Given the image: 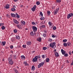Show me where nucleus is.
I'll use <instances>...</instances> for the list:
<instances>
[{"label": "nucleus", "instance_id": "53", "mask_svg": "<svg viewBox=\"0 0 73 73\" xmlns=\"http://www.w3.org/2000/svg\"><path fill=\"white\" fill-rule=\"evenodd\" d=\"M10 48L11 49H13V45L11 46Z\"/></svg>", "mask_w": 73, "mask_h": 73}, {"label": "nucleus", "instance_id": "48", "mask_svg": "<svg viewBox=\"0 0 73 73\" xmlns=\"http://www.w3.org/2000/svg\"><path fill=\"white\" fill-rule=\"evenodd\" d=\"M59 9H60L59 8H58L55 10V11H56L57 12H58Z\"/></svg>", "mask_w": 73, "mask_h": 73}, {"label": "nucleus", "instance_id": "23", "mask_svg": "<svg viewBox=\"0 0 73 73\" xmlns=\"http://www.w3.org/2000/svg\"><path fill=\"white\" fill-rule=\"evenodd\" d=\"M67 44L68 46H71V43L70 42H68L67 43Z\"/></svg>", "mask_w": 73, "mask_h": 73}, {"label": "nucleus", "instance_id": "35", "mask_svg": "<svg viewBox=\"0 0 73 73\" xmlns=\"http://www.w3.org/2000/svg\"><path fill=\"white\" fill-rule=\"evenodd\" d=\"M14 33H17V30L16 29L14 30Z\"/></svg>", "mask_w": 73, "mask_h": 73}, {"label": "nucleus", "instance_id": "28", "mask_svg": "<svg viewBox=\"0 0 73 73\" xmlns=\"http://www.w3.org/2000/svg\"><path fill=\"white\" fill-rule=\"evenodd\" d=\"M57 13H58V12H57V11L56 10H55L54 11V15H56V14H57Z\"/></svg>", "mask_w": 73, "mask_h": 73}, {"label": "nucleus", "instance_id": "14", "mask_svg": "<svg viewBox=\"0 0 73 73\" xmlns=\"http://www.w3.org/2000/svg\"><path fill=\"white\" fill-rule=\"evenodd\" d=\"M21 58L22 60H25V57L24 56V55H22L21 56Z\"/></svg>", "mask_w": 73, "mask_h": 73}, {"label": "nucleus", "instance_id": "39", "mask_svg": "<svg viewBox=\"0 0 73 73\" xmlns=\"http://www.w3.org/2000/svg\"><path fill=\"white\" fill-rule=\"evenodd\" d=\"M36 4L37 5H40V2L38 1L36 2Z\"/></svg>", "mask_w": 73, "mask_h": 73}, {"label": "nucleus", "instance_id": "56", "mask_svg": "<svg viewBox=\"0 0 73 73\" xmlns=\"http://www.w3.org/2000/svg\"><path fill=\"white\" fill-rule=\"evenodd\" d=\"M12 55L11 54L10 55V57H9L10 58H12Z\"/></svg>", "mask_w": 73, "mask_h": 73}, {"label": "nucleus", "instance_id": "52", "mask_svg": "<svg viewBox=\"0 0 73 73\" xmlns=\"http://www.w3.org/2000/svg\"><path fill=\"white\" fill-rule=\"evenodd\" d=\"M68 53L70 55H71L72 54V52L71 51H69Z\"/></svg>", "mask_w": 73, "mask_h": 73}, {"label": "nucleus", "instance_id": "26", "mask_svg": "<svg viewBox=\"0 0 73 73\" xmlns=\"http://www.w3.org/2000/svg\"><path fill=\"white\" fill-rule=\"evenodd\" d=\"M55 56L56 57H58L59 56L58 54V53L57 52H56L55 53Z\"/></svg>", "mask_w": 73, "mask_h": 73}, {"label": "nucleus", "instance_id": "17", "mask_svg": "<svg viewBox=\"0 0 73 73\" xmlns=\"http://www.w3.org/2000/svg\"><path fill=\"white\" fill-rule=\"evenodd\" d=\"M9 64H10V65H12V64H13V62L12 60H10L9 61Z\"/></svg>", "mask_w": 73, "mask_h": 73}, {"label": "nucleus", "instance_id": "15", "mask_svg": "<svg viewBox=\"0 0 73 73\" xmlns=\"http://www.w3.org/2000/svg\"><path fill=\"white\" fill-rule=\"evenodd\" d=\"M6 44V42L5 41L2 42H1V45L2 44L3 46H4Z\"/></svg>", "mask_w": 73, "mask_h": 73}, {"label": "nucleus", "instance_id": "54", "mask_svg": "<svg viewBox=\"0 0 73 73\" xmlns=\"http://www.w3.org/2000/svg\"><path fill=\"white\" fill-rule=\"evenodd\" d=\"M48 40L50 42H51V41H52V39L51 38H49L48 39Z\"/></svg>", "mask_w": 73, "mask_h": 73}, {"label": "nucleus", "instance_id": "57", "mask_svg": "<svg viewBox=\"0 0 73 73\" xmlns=\"http://www.w3.org/2000/svg\"><path fill=\"white\" fill-rule=\"evenodd\" d=\"M13 8H15H15H16V6H15V5H14L13 6Z\"/></svg>", "mask_w": 73, "mask_h": 73}, {"label": "nucleus", "instance_id": "24", "mask_svg": "<svg viewBox=\"0 0 73 73\" xmlns=\"http://www.w3.org/2000/svg\"><path fill=\"white\" fill-rule=\"evenodd\" d=\"M16 38L17 40H19V39L20 38V36H16Z\"/></svg>", "mask_w": 73, "mask_h": 73}, {"label": "nucleus", "instance_id": "21", "mask_svg": "<svg viewBox=\"0 0 73 73\" xmlns=\"http://www.w3.org/2000/svg\"><path fill=\"white\" fill-rule=\"evenodd\" d=\"M9 5L8 4H7L6 5V7H5V8L6 9H9Z\"/></svg>", "mask_w": 73, "mask_h": 73}, {"label": "nucleus", "instance_id": "16", "mask_svg": "<svg viewBox=\"0 0 73 73\" xmlns=\"http://www.w3.org/2000/svg\"><path fill=\"white\" fill-rule=\"evenodd\" d=\"M31 70H33V71H34L35 70V66H33L31 68Z\"/></svg>", "mask_w": 73, "mask_h": 73}, {"label": "nucleus", "instance_id": "49", "mask_svg": "<svg viewBox=\"0 0 73 73\" xmlns=\"http://www.w3.org/2000/svg\"><path fill=\"white\" fill-rule=\"evenodd\" d=\"M52 37H53V38H55V37H56V36L52 35Z\"/></svg>", "mask_w": 73, "mask_h": 73}, {"label": "nucleus", "instance_id": "3", "mask_svg": "<svg viewBox=\"0 0 73 73\" xmlns=\"http://www.w3.org/2000/svg\"><path fill=\"white\" fill-rule=\"evenodd\" d=\"M73 16V13H70L67 15V18L68 19H69L71 17H72Z\"/></svg>", "mask_w": 73, "mask_h": 73}, {"label": "nucleus", "instance_id": "31", "mask_svg": "<svg viewBox=\"0 0 73 73\" xmlns=\"http://www.w3.org/2000/svg\"><path fill=\"white\" fill-rule=\"evenodd\" d=\"M1 29L2 30H4V29H5V27L4 26H2V27H1Z\"/></svg>", "mask_w": 73, "mask_h": 73}, {"label": "nucleus", "instance_id": "5", "mask_svg": "<svg viewBox=\"0 0 73 73\" xmlns=\"http://www.w3.org/2000/svg\"><path fill=\"white\" fill-rule=\"evenodd\" d=\"M55 44H56V42H55L51 43H50V46L51 48H53L54 47Z\"/></svg>", "mask_w": 73, "mask_h": 73}, {"label": "nucleus", "instance_id": "19", "mask_svg": "<svg viewBox=\"0 0 73 73\" xmlns=\"http://www.w3.org/2000/svg\"><path fill=\"white\" fill-rule=\"evenodd\" d=\"M35 57L37 58V59H38V58H41V56L40 55H39L36 56Z\"/></svg>", "mask_w": 73, "mask_h": 73}, {"label": "nucleus", "instance_id": "55", "mask_svg": "<svg viewBox=\"0 0 73 73\" xmlns=\"http://www.w3.org/2000/svg\"><path fill=\"white\" fill-rule=\"evenodd\" d=\"M6 16H7V17H8V18H9V15L7 14V15H6Z\"/></svg>", "mask_w": 73, "mask_h": 73}, {"label": "nucleus", "instance_id": "2", "mask_svg": "<svg viewBox=\"0 0 73 73\" xmlns=\"http://www.w3.org/2000/svg\"><path fill=\"white\" fill-rule=\"evenodd\" d=\"M44 64V62H42L40 63L38 66V68H40L41 66H42Z\"/></svg>", "mask_w": 73, "mask_h": 73}, {"label": "nucleus", "instance_id": "58", "mask_svg": "<svg viewBox=\"0 0 73 73\" xmlns=\"http://www.w3.org/2000/svg\"><path fill=\"white\" fill-rule=\"evenodd\" d=\"M71 65H73V60L72 62L71 63Z\"/></svg>", "mask_w": 73, "mask_h": 73}, {"label": "nucleus", "instance_id": "10", "mask_svg": "<svg viewBox=\"0 0 73 73\" xmlns=\"http://www.w3.org/2000/svg\"><path fill=\"white\" fill-rule=\"evenodd\" d=\"M61 52L63 55H64L65 53V51L64 50H63V49H61Z\"/></svg>", "mask_w": 73, "mask_h": 73}, {"label": "nucleus", "instance_id": "51", "mask_svg": "<svg viewBox=\"0 0 73 73\" xmlns=\"http://www.w3.org/2000/svg\"><path fill=\"white\" fill-rule=\"evenodd\" d=\"M23 47L24 48H26V45H23Z\"/></svg>", "mask_w": 73, "mask_h": 73}, {"label": "nucleus", "instance_id": "33", "mask_svg": "<svg viewBox=\"0 0 73 73\" xmlns=\"http://www.w3.org/2000/svg\"><path fill=\"white\" fill-rule=\"evenodd\" d=\"M46 27V26L44 25H42L41 26V27L43 28H45V27Z\"/></svg>", "mask_w": 73, "mask_h": 73}, {"label": "nucleus", "instance_id": "20", "mask_svg": "<svg viewBox=\"0 0 73 73\" xmlns=\"http://www.w3.org/2000/svg\"><path fill=\"white\" fill-rule=\"evenodd\" d=\"M37 41H38L39 42H41V37H40L38 38H37Z\"/></svg>", "mask_w": 73, "mask_h": 73}, {"label": "nucleus", "instance_id": "4", "mask_svg": "<svg viewBox=\"0 0 73 73\" xmlns=\"http://www.w3.org/2000/svg\"><path fill=\"white\" fill-rule=\"evenodd\" d=\"M32 28L34 32H36L37 31V27H36L34 26H32Z\"/></svg>", "mask_w": 73, "mask_h": 73}, {"label": "nucleus", "instance_id": "25", "mask_svg": "<svg viewBox=\"0 0 73 73\" xmlns=\"http://www.w3.org/2000/svg\"><path fill=\"white\" fill-rule=\"evenodd\" d=\"M49 61H50V60L48 58H47L46 60V62H49Z\"/></svg>", "mask_w": 73, "mask_h": 73}, {"label": "nucleus", "instance_id": "34", "mask_svg": "<svg viewBox=\"0 0 73 73\" xmlns=\"http://www.w3.org/2000/svg\"><path fill=\"white\" fill-rule=\"evenodd\" d=\"M67 43H63V45H64V46H67Z\"/></svg>", "mask_w": 73, "mask_h": 73}, {"label": "nucleus", "instance_id": "64", "mask_svg": "<svg viewBox=\"0 0 73 73\" xmlns=\"http://www.w3.org/2000/svg\"><path fill=\"white\" fill-rule=\"evenodd\" d=\"M54 51H55V52H56V50H54Z\"/></svg>", "mask_w": 73, "mask_h": 73}, {"label": "nucleus", "instance_id": "43", "mask_svg": "<svg viewBox=\"0 0 73 73\" xmlns=\"http://www.w3.org/2000/svg\"><path fill=\"white\" fill-rule=\"evenodd\" d=\"M56 28H56V27L55 26H54V27H53V30H56Z\"/></svg>", "mask_w": 73, "mask_h": 73}, {"label": "nucleus", "instance_id": "32", "mask_svg": "<svg viewBox=\"0 0 73 73\" xmlns=\"http://www.w3.org/2000/svg\"><path fill=\"white\" fill-rule=\"evenodd\" d=\"M13 58H14V59H16V58H17L16 55H14L13 56Z\"/></svg>", "mask_w": 73, "mask_h": 73}, {"label": "nucleus", "instance_id": "37", "mask_svg": "<svg viewBox=\"0 0 73 73\" xmlns=\"http://www.w3.org/2000/svg\"><path fill=\"white\" fill-rule=\"evenodd\" d=\"M11 60H12V58H10V57H9L8 58V61H11Z\"/></svg>", "mask_w": 73, "mask_h": 73}, {"label": "nucleus", "instance_id": "46", "mask_svg": "<svg viewBox=\"0 0 73 73\" xmlns=\"http://www.w3.org/2000/svg\"><path fill=\"white\" fill-rule=\"evenodd\" d=\"M31 24H32L33 25H36V23H35L34 22H32Z\"/></svg>", "mask_w": 73, "mask_h": 73}, {"label": "nucleus", "instance_id": "40", "mask_svg": "<svg viewBox=\"0 0 73 73\" xmlns=\"http://www.w3.org/2000/svg\"><path fill=\"white\" fill-rule=\"evenodd\" d=\"M40 15H41L42 17H43V14H42V12H41V11L40 12Z\"/></svg>", "mask_w": 73, "mask_h": 73}, {"label": "nucleus", "instance_id": "50", "mask_svg": "<svg viewBox=\"0 0 73 73\" xmlns=\"http://www.w3.org/2000/svg\"><path fill=\"white\" fill-rule=\"evenodd\" d=\"M42 58H45V56L44 55H42Z\"/></svg>", "mask_w": 73, "mask_h": 73}, {"label": "nucleus", "instance_id": "61", "mask_svg": "<svg viewBox=\"0 0 73 73\" xmlns=\"http://www.w3.org/2000/svg\"><path fill=\"white\" fill-rule=\"evenodd\" d=\"M21 7H23V5H21Z\"/></svg>", "mask_w": 73, "mask_h": 73}, {"label": "nucleus", "instance_id": "22", "mask_svg": "<svg viewBox=\"0 0 73 73\" xmlns=\"http://www.w3.org/2000/svg\"><path fill=\"white\" fill-rule=\"evenodd\" d=\"M48 24L49 25L50 27H52V26L53 25V24H52L50 22H48Z\"/></svg>", "mask_w": 73, "mask_h": 73}, {"label": "nucleus", "instance_id": "47", "mask_svg": "<svg viewBox=\"0 0 73 73\" xmlns=\"http://www.w3.org/2000/svg\"><path fill=\"white\" fill-rule=\"evenodd\" d=\"M46 49H47V48H46V47H44L43 48V50H46Z\"/></svg>", "mask_w": 73, "mask_h": 73}, {"label": "nucleus", "instance_id": "18", "mask_svg": "<svg viewBox=\"0 0 73 73\" xmlns=\"http://www.w3.org/2000/svg\"><path fill=\"white\" fill-rule=\"evenodd\" d=\"M23 63L24 64H25V66H27V65H28V66H29V64H28L27 62H24Z\"/></svg>", "mask_w": 73, "mask_h": 73}, {"label": "nucleus", "instance_id": "29", "mask_svg": "<svg viewBox=\"0 0 73 73\" xmlns=\"http://www.w3.org/2000/svg\"><path fill=\"white\" fill-rule=\"evenodd\" d=\"M14 71L15 73H19V71H17V70L16 69L14 70Z\"/></svg>", "mask_w": 73, "mask_h": 73}, {"label": "nucleus", "instance_id": "62", "mask_svg": "<svg viewBox=\"0 0 73 73\" xmlns=\"http://www.w3.org/2000/svg\"><path fill=\"white\" fill-rule=\"evenodd\" d=\"M41 59L40 58H39V61H41Z\"/></svg>", "mask_w": 73, "mask_h": 73}, {"label": "nucleus", "instance_id": "36", "mask_svg": "<svg viewBox=\"0 0 73 73\" xmlns=\"http://www.w3.org/2000/svg\"><path fill=\"white\" fill-rule=\"evenodd\" d=\"M61 0H56V2L57 3H61Z\"/></svg>", "mask_w": 73, "mask_h": 73}, {"label": "nucleus", "instance_id": "45", "mask_svg": "<svg viewBox=\"0 0 73 73\" xmlns=\"http://www.w3.org/2000/svg\"><path fill=\"white\" fill-rule=\"evenodd\" d=\"M64 56H65V57H67L68 56V54L66 53L64 54Z\"/></svg>", "mask_w": 73, "mask_h": 73}, {"label": "nucleus", "instance_id": "1", "mask_svg": "<svg viewBox=\"0 0 73 73\" xmlns=\"http://www.w3.org/2000/svg\"><path fill=\"white\" fill-rule=\"evenodd\" d=\"M15 15V14L11 13V15L13 17H17V18H19L20 17H19V15L18 14L16 13Z\"/></svg>", "mask_w": 73, "mask_h": 73}, {"label": "nucleus", "instance_id": "7", "mask_svg": "<svg viewBox=\"0 0 73 73\" xmlns=\"http://www.w3.org/2000/svg\"><path fill=\"white\" fill-rule=\"evenodd\" d=\"M37 58L35 56V58H34L33 59V62H37Z\"/></svg>", "mask_w": 73, "mask_h": 73}, {"label": "nucleus", "instance_id": "13", "mask_svg": "<svg viewBox=\"0 0 73 73\" xmlns=\"http://www.w3.org/2000/svg\"><path fill=\"white\" fill-rule=\"evenodd\" d=\"M17 27L19 28V29H21V25L20 24H18L17 25Z\"/></svg>", "mask_w": 73, "mask_h": 73}, {"label": "nucleus", "instance_id": "41", "mask_svg": "<svg viewBox=\"0 0 73 73\" xmlns=\"http://www.w3.org/2000/svg\"><path fill=\"white\" fill-rule=\"evenodd\" d=\"M45 19V18L43 17H42L41 18H40V20H44Z\"/></svg>", "mask_w": 73, "mask_h": 73}, {"label": "nucleus", "instance_id": "30", "mask_svg": "<svg viewBox=\"0 0 73 73\" xmlns=\"http://www.w3.org/2000/svg\"><path fill=\"white\" fill-rule=\"evenodd\" d=\"M11 11H16V9L14 8H13L11 9Z\"/></svg>", "mask_w": 73, "mask_h": 73}, {"label": "nucleus", "instance_id": "60", "mask_svg": "<svg viewBox=\"0 0 73 73\" xmlns=\"http://www.w3.org/2000/svg\"><path fill=\"white\" fill-rule=\"evenodd\" d=\"M35 52V51H33V53H34Z\"/></svg>", "mask_w": 73, "mask_h": 73}, {"label": "nucleus", "instance_id": "6", "mask_svg": "<svg viewBox=\"0 0 73 73\" xmlns=\"http://www.w3.org/2000/svg\"><path fill=\"white\" fill-rule=\"evenodd\" d=\"M36 8V5H34V7L32 8L31 10L33 12H35Z\"/></svg>", "mask_w": 73, "mask_h": 73}, {"label": "nucleus", "instance_id": "59", "mask_svg": "<svg viewBox=\"0 0 73 73\" xmlns=\"http://www.w3.org/2000/svg\"><path fill=\"white\" fill-rule=\"evenodd\" d=\"M14 1L15 2H16V1H17V0H14Z\"/></svg>", "mask_w": 73, "mask_h": 73}, {"label": "nucleus", "instance_id": "11", "mask_svg": "<svg viewBox=\"0 0 73 73\" xmlns=\"http://www.w3.org/2000/svg\"><path fill=\"white\" fill-rule=\"evenodd\" d=\"M31 42L30 41H27V45H31Z\"/></svg>", "mask_w": 73, "mask_h": 73}, {"label": "nucleus", "instance_id": "63", "mask_svg": "<svg viewBox=\"0 0 73 73\" xmlns=\"http://www.w3.org/2000/svg\"><path fill=\"white\" fill-rule=\"evenodd\" d=\"M44 32L45 33H46V31H44Z\"/></svg>", "mask_w": 73, "mask_h": 73}, {"label": "nucleus", "instance_id": "38", "mask_svg": "<svg viewBox=\"0 0 73 73\" xmlns=\"http://www.w3.org/2000/svg\"><path fill=\"white\" fill-rule=\"evenodd\" d=\"M67 39H64L63 40V41L64 42H66V41H67Z\"/></svg>", "mask_w": 73, "mask_h": 73}, {"label": "nucleus", "instance_id": "44", "mask_svg": "<svg viewBox=\"0 0 73 73\" xmlns=\"http://www.w3.org/2000/svg\"><path fill=\"white\" fill-rule=\"evenodd\" d=\"M46 34L45 33L43 34V36H44V37H46Z\"/></svg>", "mask_w": 73, "mask_h": 73}, {"label": "nucleus", "instance_id": "9", "mask_svg": "<svg viewBox=\"0 0 73 73\" xmlns=\"http://www.w3.org/2000/svg\"><path fill=\"white\" fill-rule=\"evenodd\" d=\"M21 23L24 25H26V23H25V22L24 21H21Z\"/></svg>", "mask_w": 73, "mask_h": 73}, {"label": "nucleus", "instance_id": "12", "mask_svg": "<svg viewBox=\"0 0 73 73\" xmlns=\"http://www.w3.org/2000/svg\"><path fill=\"white\" fill-rule=\"evenodd\" d=\"M14 22L15 23V24H19V22L17 21L16 20L14 19L13 20Z\"/></svg>", "mask_w": 73, "mask_h": 73}, {"label": "nucleus", "instance_id": "42", "mask_svg": "<svg viewBox=\"0 0 73 73\" xmlns=\"http://www.w3.org/2000/svg\"><path fill=\"white\" fill-rule=\"evenodd\" d=\"M47 12L48 15H50V12L49 11H47Z\"/></svg>", "mask_w": 73, "mask_h": 73}, {"label": "nucleus", "instance_id": "8", "mask_svg": "<svg viewBox=\"0 0 73 73\" xmlns=\"http://www.w3.org/2000/svg\"><path fill=\"white\" fill-rule=\"evenodd\" d=\"M30 35L31 36H34V35H36V32H34V33H33V31H32L30 33Z\"/></svg>", "mask_w": 73, "mask_h": 73}, {"label": "nucleus", "instance_id": "27", "mask_svg": "<svg viewBox=\"0 0 73 73\" xmlns=\"http://www.w3.org/2000/svg\"><path fill=\"white\" fill-rule=\"evenodd\" d=\"M4 25V23H0V27H2V26H3Z\"/></svg>", "mask_w": 73, "mask_h": 73}]
</instances>
